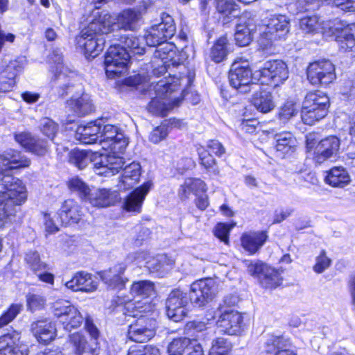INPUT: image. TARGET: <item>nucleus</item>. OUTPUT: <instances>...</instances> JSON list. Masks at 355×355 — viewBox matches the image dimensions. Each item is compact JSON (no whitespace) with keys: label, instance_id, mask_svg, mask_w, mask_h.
<instances>
[{"label":"nucleus","instance_id":"1","mask_svg":"<svg viewBox=\"0 0 355 355\" xmlns=\"http://www.w3.org/2000/svg\"><path fill=\"white\" fill-rule=\"evenodd\" d=\"M99 144L105 150H110L112 153L101 155L94 163V172L99 175H113L121 169L124 164V159L119 154L122 153L128 141L124 135L119 131V128L113 125H103L99 135Z\"/></svg>","mask_w":355,"mask_h":355},{"label":"nucleus","instance_id":"2","mask_svg":"<svg viewBox=\"0 0 355 355\" xmlns=\"http://www.w3.org/2000/svg\"><path fill=\"white\" fill-rule=\"evenodd\" d=\"M88 25L76 37V47L87 58H94L103 50L105 39L115 25L111 15L106 12H94Z\"/></svg>","mask_w":355,"mask_h":355},{"label":"nucleus","instance_id":"3","mask_svg":"<svg viewBox=\"0 0 355 355\" xmlns=\"http://www.w3.org/2000/svg\"><path fill=\"white\" fill-rule=\"evenodd\" d=\"M180 82L178 77L170 75L157 82L153 85L155 96L148 104V111L153 114L164 116L178 106L184 97V92H180Z\"/></svg>","mask_w":355,"mask_h":355},{"label":"nucleus","instance_id":"4","mask_svg":"<svg viewBox=\"0 0 355 355\" xmlns=\"http://www.w3.org/2000/svg\"><path fill=\"white\" fill-rule=\"evenodd\" d=\"M119 290V295L114 300L117 306H123L125 315L136 318L138 313L150 310V304L146 300L155 292L154 284L149 280H141L132 283L129 295H124Z\"/></svg>","mask_w":355,"mask_h":355},{"label":"nucleus","instance_id":"5","mask_svg":"<svg viewBox=\"0 0 355 355\" xmlns=\"http://www.w3.org/2000/svg\"><path fill=\"white\" fill-rule=\"evenodd\" d=\"M0 185L5 189L0 191V221L15 212V206L24 204L27 200V189L23 182L12 174L0 173Z\"/></svg>","mask_w":355,"mask_h":355},{"label":"nucleus","instance_id":"6","mask_svg":"<svg viewBox=\"0 0 355 355\" xmlns=\"http://www.w3.org/2000/svg\"><path fill=\"white\" fill-rule=\"evenodd\" d=\"M290 19L284 15H270L259 26L260 37L259 45L263 49H268L275 41L284 39L289 32Z\"/></svg>","mask_w":355,"mask_h":355},{"label":"nucleus","instance_id":"7","mask_svg":"<svg viewBox=\"0 0 355 355\" xmlns=\"http://www.w3.org/2000/svg\"><path fill=\"white\" fill-rule=\"evenodd\" d=\"M329 98L321 91L308 93L303 101L301 117L304 123L313 125L323 119L328 112Z\"/></svg>","mask_w":355,"mask_h":355},{"label":"nucleus","instance_id":"8","mask_svg":"<svg viewBox=\"0 0 355 355\" xmlns=\"http://www.w3.org/2000/svg\"><path fill=\"white\" fill-rule=\"evenodd\" d=\"M150 258V254L146 251H137L130 253L125 258L124 263H119L108 270L101 273L103 281L113 289L121 290L124 287L127 279H124L122 275L126 269V263H134L141 266H146V262Z\"/></svg>","mask_w":355,"mask_h":355},{"label":"nucleus","instance_id":"9","mask_svg":"<svg viewBox=\"0 0 355 355\" xmlns=\"http://www.w3.org/2000/svg\"><path fill=\"white\" fill-rule=\"evenodd\" d=\"M49 62L51 64V70L53 73L54 80L58 82V85L62 89L67 90V94L71 87H76L77 89L81 90V85L76 84L78 80H79L78 74L75 71L70 70L62 63L61 49H53L49 56Z\"/></svg>","mask_w":355,"mask_h":355},{"label":"nucleus","instance_id":"10","mask_svg":"<svg viewBox=\"0 0 355 355\" xmlns=\"http://www.w3.org/2000/svg\"><path fill=\"white\" fill-rule=\"evenodd\" d=\"M253 74L249 62L237 58L232 64L229 80L230 85L240 93H248L257 86L252 82Z\"/></svg>","mask_w":355,"mask_h":355},{"label":"nucleus","instance_id":"11","mask_svg":"<svg viewBox=\"0 0 355 355\" xmlns=\"http://www.w3.org/2000/svg\"><path fill=\"white\" fill-rule=\"evenodd\" d=\"M261 85L277 87L283 83L288 77V71L286 63L282 60L266 62L263 68L254 73Z\"/></svg>","mask_w":355,"mask_h":355},{"label":"nucleus","instance_id":"12","mask_svg":"<svg viewBox=\"0 0 355 355\" xmlns=\"http://www.w3.org/2000/svg\"><path fill=\"white\" fill-rule=\"evenodd\" d=\"M130 58L128 52L121 44L111 45L105 56V69L110 78H114L125 73Z\"/></svg>","mask_w":355,"mask_h":355},{"label":"nucleus","instance_id":"13","mask_svg":"<svg viewBox=\"0 0 355 355\" xmlns=\"http://www.w3.org/2000/svg\"><path fill=\"white\" fill-rule=\"evenodd\" d=\"M162 21L146 31L144 38L149 46H157L171 39L175 33L176 26L171 16L163 13Z\"/></svg>","mask_w":355,"mask_h":355},{"label":"nucleus","instance_id":"14","mask_svg":"<svg viewBox=\"0 0 355 355\" xmlns=\"http://www.w3.org/2000/svg\"><path fill=\"white\" fill-rule=\"evenodd\" d=\"M306 77L312 85L326 87L336 78L335 67L328 60L315 61L307 67Z\"/></svg>","mask_w":355,"mask_h":355},{"label":"nucleus","instance_id":"15","mask_svg":"<svg viewBox=\"0 0 355 355\" xmlns=\"http://www.w3.org/2000/svg\"><path fill=\"white\" fill-rule=\"evenodd\" d=\"M52 311L67 331L78 328L83 323V317L81 313L69 301L57 300L52 305Z\"/></svg>","mask_w":355,"mask_h":355},{"label":"nucleus","instance_id":"16","mask_svg":"<svg viewBox=\"0 0 355 355\" xmlns=\"http://www.w3.org/2000/svg\"><path fill=\"white\" fill-rule=\"evenodd\" d=\"M248 271L252 276L257 277L260 284L266 288H275L282 284L280 273L261 261L250 262Z\"/></svg>","mask_w":355,"mask_h":355},{"label":"nucleus","instance_id":"17","mask_svg":"<svg viewBox=\"0 0 355 355\" xmlns=\"http://www.w3.org/2000/svg\"><path fill=\"white\" fill-rule=\"evenodd\" d=\"M315 145L313 136H307L306 148L309 151L314 148V159L320 164L337 154L340 140L335 136H330L320 141L315 146Z\"/></svg>","mask_w":355,"mask_h":355},{"label":"nucleus","instance_id":"18","mask_svg":"<svg viewBox=\"0 0 355 355\" xmlns=\"http://www.w3.org/2000/svg\"><path fill=\"white\" fill-rule=\"evenodd\" d=\"M216 292L217 286L214 279H199L191 285L189 299L195 306H203L213 299Z\"/></svg>","mask_w":355,"mask_h":355},{"label":"nucleus","instance_id":"19","mask_svg":"<svg viewBox=\"0 0 355 355\" xmlns=\"http://www.w3.org/2000/svg\"><path fill=\"white\" fill-rule=\"evenodd\" d=\"M139 317L129 325L128 337L137 343L148 342L155 335L156 321L144 315Z\"/></svg>","mask_w":355,"mask_h":355},{"label":"nucleus","instance_id":"20","mask_svg":"<svg viewBox=\"0 0 355 355\" xmlns=\"http://www.w3.org/2000/svg\"><path fill=\"white\" fill-rule=\"evenodd\" d=\"M339 25V20L334 19L333 21H321L316 16H306L300 20V28L304 33L318 34L320 33L324 37L333 36L334 33L340 28L336 27Z\"/></svg>","mask_w":355,"mask_h":355},{"label":"nucleus","instance_id":"21","mask_svg":"<svg viewBox=\"0 0 355 355\" xmlns=\"http://www.w3.org/2000/svg\"><path fill=\"white\" fill-rule=\"evenodd\" d=\"M189 298L187 293L176 289L173 291L166 300V315L174 322L183 320L189 311Z\"/></svg>","mask_w":355,"mask_h":355},{"label":"nucleus","instance_id":"22","mask_svg":"<svg viewBox=\"0 0 355 355\" xmlns=\"http://www.w3.org/2000/svg\"><path fill=\"white\" fill-rule=\"evenodd\" d=\"M146 8V6L143 8L141 6L126 8L121 10L115 18L111 16L116 25L113 27V31L116 28L131 31L137 30L139 26V22L141 19L143 12Z\"/></svg>","mask_w":355,"mask_h":355},{"label":"nucleus","instance_id":"23","mask_svg":"<svg viewBox=\"0 0 355 355\" xmlns=\"http://www.w3.org/2000/svg\"><path fill=\"white\" fill-rule=\"evenodd\" d=\"M217 327L228 335H238L243 329V318L241 313L234 309H226L217 320Z\"/></svg>","mask_w":355,"mask_h":355},{"label":"nucleus","instance_id":"24","mask_svg":"<svg viewBox=\"0 0 355 355\" xmlns=\"http://www.w3.org/2000/svg\"><path fill=\"white\" fill-rule=\"evenodd\" d=\"M31 160L22 153L10 150L0 155V173L12 174L13 169L29 166Z\"/></svg>","mask_w":355,"mask_h":355},{"label":"nucleus","instance_id":"25","mask_svg":"<svg viewBox=\"0 0 355 355\" xmlns=\"http://www.w3.org/2000/svg\"><path fill=\"white\" fill-rule=\"evenodd\" d=\"M119 199L117 191L108 189H90L85 202L92 207L104 208L113 205Z\"/></svg>","mask_w":355,"mask_h":355},{"label":"nucleus","instance_id":"26","mask_svg":"<svg viewBox=\"0 0 355 355\" xmlns=\"http://www.w3.org/2000/svg\"><path fill=\"white\" fill-rule=\"evenodd\" d=\"M98 279L96 276L85 272H79L74 275L72 279L66 282L67 288L73 291L92 293L97 290Z\"/></svg>","mask_w":355,"mask_h":355},{"label":"nucleus","instance_id":"27","mask_svg":"<svg viewBox=\"0 0 355 355\" xmlns=\"http://www.w3.org/2000/svg\"><path fill=\"white\" fill-rule=\"evenodd\" d=\"M28 352L27 346L19 343L17 332L0 336V355H28Z\"/></svg>","mask_w":355,"mask_h":355},{"label":"nucleus","instance_id":"28","mask_svg":"<svg viewBox=\"0 0 355 355\" xmlns=\"http://www.w3.org/2000/svg\"><path fill=\"white\" fill-rule=\"evenodd\" d=\"M152 187L153 182L147 181L131 192L124 200L123 209L128 212L140 213L146 196Z\"/></svg>","mask_w":355,"mask_h":355},{"label":"nucleus","instance_id":"29","mask_svg":"<svg viewBox=\"0 0 355 355\" xmlns=\"http://www.w3.org/2000/svg\"><path fill=\"white\" fill-rule=\"evenodd\" d=\"M101 126L102 121H95L86 125H80L76 129L75 137L85 144L99 142Z\"/></svg>","mask_w":355,"mask_h":355},{"label":"nucleus","instance_id":"30","mask_svg":"<svg viewBox=\"0 0 355 355\" xmlns=\"http://www.w3.org/2000/svg\"><path fill=\"white\" fill-rule=\"evenodd\" d=\"M267 355H296L289 338L283 336H270L266 343Z\"/></svg>","mask_w":355,"mask_h":355},{"label":"nucleus","instance_id":"31","mask_svg":"<svg viewBox=\"0 0 355 355\" xmlns=\"http://www.w3.org/2000/svg\"><path fill=\"white\" fill-rule=\"evenodd\" d=\"M83 212L80 206L73 200H65L58 212L60 224L68 225L77 223L82 218Z\"/></svg>","mask_w":355,"mask_h":355},{"label":"nucleus","instance_id":"32","mask_svg":"<svg viewBox=\"0 0 355 355\" xmlns=\"http://www.w3.org/2000/svg\"><path fill=\"white\" fill-rule=\"evenodd\" d=\"M67 109L75 116H83L90 114L94 110V105L89 96L83 94L80 96H73L68 100Z\"/></svg>","mask_w":355,"mask_h":355},{"label":"nucleus","instance_id":"33","mask_svg":"<svg viewBox=\"0 0 355 355\" xmlns=\"http://www.w3.org/2000/svg\"><path fill=\"white\" fill-rule=\"evenodd\" d=\"M336 26L340 28L333 35H336V41L340 49L343 51L352 49L355 46V23L345 26L339 20V26L338 24Z\"/></svg>","mask_w":355,"mask_h":355},{"label":"nucleus","instance_id":"34","mask_svg":"<svg viewBox=\"0 0 355 355\" xmlns=\"http://www.w3.org/2000/svg\"><path fill=\"white\" fill-rule=\"evenodd\" d=\"M207 190V184L204 181L199 178H188L180 186L178 195L181 200H186L191 194L198 196L200 193H206Z\"/></svg>","mask_w":355,"mask_h":355},{"label":"nucleus","instance_id":"35","mask_svg":"<svg viewBox=\"0 0 355 355\" xmlns=\"http://www.w3.org/2000/svg\"><path fill=\"white\" fill-rule=\"evenodd\" d=\"M31 329L40 343H47L53 340L56 336L55 323L47 320L33 322Z\"/></svg>","mask_w":355,"mask_h":355},{"label":"nucleus","instance_id":"36","mask_svg":"<svg viewBox=\"0 0 355 355\" xmlns=\"http://www.w3.org/2000/svg\"><path fill=\"white\" fill-rule=\"evenodd\" d=\"M267 239L266 232L263 231L245 233L241 239V245L250 254H254L263 245Z\"/></svg>","mask_w":355,"mask_h":355},{"label":"nucleus","instance_id":"37","mask_svg":"<svg viewBox=\"0 0 355 355\" xmlns=\"http://www.w3.org/2000/svg\"><path fill=\"white\" fill-rule=\"evenodd\" d=\"M141 166L139 163L132 162L125 166L122 176L119 182L120 189L127 190L133 187L139 180Z\"/></svg>","mask_w":355,"mask_h":355},{"label":"nucleus","instance_id":"38","mask_svg":"<svg viewBox=\"0 0 355 355\" xmlns=\"http://www.w3.org/2000/svg\"><path fill=\"white\" fill-rule=\"evenodd\" d=\"M275 148L279 156H285L295 150L297 140L290 132H282L275 135Z\"/></svg>","mask_w":355,"mask_h":355},{"label":"nucleus","instance_id":"39","mask_svg":"<svg viewBox=\"0 0 355 355\" xmlns=\"http://www.w3.org/2000/svg\"><path fill=\"white\" fill-rule=\"evenodd\" d=\"M351 179L348 172L343 167H334L329 170L325 178V182L334 187L343 188L350 182Z\"/></svg>","mask_w":355,"mask_h":355},{"label":"nucleus","instance_id":"40","mask_svg":"<svg viewBox=\"0 0 355 355\" xmlns=\"http://www.w3.org/2000/svg\"><path fill=\"white\" fill-rule=\"evenodd\" d=\"M240 20L241 23L236 26L234 34L235 41L237 45L245 46L250 43L256 28L251 23L252 20H249L248 23L245 24H241V19Z\"/></svg>","mask_w":355,"mask_h":355},{"label":"nucleus","instance_id":"41","mask_svg":"<svg viewBox=\"0 0 355 355\" xmlns=\"http://www.w3.org/2000/svg\"><path fill=\"white\" fill-rule=\"evenodd\" d=\"M252 101L256 109L262 113L269 112L275 107L271 93L265 90L257 92Z\"/></svg>","mask_w":355,"mask_h":355},{"label":"nucleus","instance_id":"42","mask_svg":"<svg viewBox=\"0 0 355 355\" xmlns=\"http://www.w3.org/2000/svg\"><path fill=\"white\" fill-rule=\"evenodd\" d=\"M173 261L169 259L166 254H158L156 257H151L146 262V267L151 272H164L170 270L173 265Z\"/></svg>","mask_w":355,"mask_h":355},{"label":"nucleus","instance_id":"43","mask_svg":"<svg viewBox=\"0 0 355 355\" xmlns=\"http://www.w3.org/2000/svg\"><path fill=\"white\" fill-rule=\"evenodd\" d=\"M230 53L229 44L227 37H221L214 44L210 50L209 57L216 63L223 62Z\"/></svg>","mask_w":355,"mask_h":355},{"label":"nucleus","instance_id":"44","mask_svg":"<svg viewBox=\"0 0 355 355\" xmlns=\"http://www.w3.org/2000/svg\"><path fill=\"white\" fill-rule=\"evenodd\" d=\"M20 68L17 66V62H11L6 67L3 73H8V76L2 75L0 78V92H7L10 91L15 84V78Z\"/></svg>","mask_w":355,"mask_h":355},{"label":"nucleus","instance_id":"45","mask_svg":"<svg viewBox=\"0 0 355 355\" xmlns=\"http://www.w3.org/2000/svg\"><path fill=\"white\" fill-rule=\"evenodd\" d=\"M121 46L128 52L134 55H142L145 52V48L140 40L132 34L124 35L120 37Z\"/></svg>","mask_w":355,"mask_h":355},{"label":"nucleus","instance_id":"46","mask_svg":"<svg viewBox=\"0 0 355 355\" xmlns=\"http://www.w3.org/2000/svg\"><path fill=\"white\" fill-rule=\"evenodd\" d=\"M195 342L188 338H179L173 339L168 346L169 355H184Z\"/></svg>","mask_w":355,"mask_h":355},{"label":"nucleus","instance_id":"47","mask_svg":"<svg viewBox=\"0 0 355 355\" xmlns=\"http://www.w3.org/2000/svg\"><path fill=\"white\" fill-rule=\"evenodd\" d=\"M197 152L201 165L214 175H218L219 169L216 166V159L208 152V150L204 146H200L197 148Z\"/></svg>","mask_w":355,"mask_h":355},{"label":"nucleus","instance_id":"48","mask_svg":"<svg viewBox=\"0 0 355 355\" xmlns=\"http://www.w3.org/2000/svg\"><path fill=\"white\" fill-rule=\"evenodd\" d=\"M232 349L231 342L225 338H216L211 342L208 355H230Z\"/></svg>","mask_w":355,"mask_h":355},{"label":"nucleus","instance_id":"49","mask_svg":"<svg viewBox=\"0 0 355 355\" xmlns=\"http://www.w3.org/2000/svg\"><path fill=\"white\" fill-rule=\"evenodd\" d=\"M92 153L87 150H73L70 153L69 161L79 169H83L92 162Z\"/></svg>","mask_w":355,"mask_h":355},{"label":"nucleus","instance_id":"50","mask_svg":"<svg viewBox=\"0 0 355 355\" xmlns=\"http://www.w3.org/2000/svg\"><path fill=\"white\" fill-rule=\"evenodd\" d=\"M25 261L28 267L35 274L42 270H48V266L40 259V254L36 251H30L26 254Z\"/></svg>","mask_w":355,"mask_h":355},{"label":"nucleus","instance_id":"51","mask_svg":"<svg viewBox=\"0 0 355 355\" xmlns=\"http://www.w3.org/2000/svg\"><path fill=\"white\" fill-rule=\"evenodd\" d=\"M298 113V106L293 101L286 102L279 110L278 119L283 123H286Z\"/></svg>","mask_w":355,"mask_h":355},{"label":"nucleus","instance_id":"52","mask_svg":"<svg viewBox=\"0 0 355 355\" xmlns=\"http://www.w3.org/2000/svg\"><path fill=\"white\" fill-rule=\"evenodd\" d=\"M157 46L158 48L154 53L155 58L160 59L162 62L166 64L167 61L171 60L175 54V46L165 42Z\"/></svg>","mask_w":355,"mask_h":355},{"label":"nucleus","instance_id":"53","mask_svg":"<svg viewBox=\"0 0 355 355\" xmlns=\"http://www.w3.org/2000/svg\"><path fill=\"white\" fill-rule=\"evenodd\" d=\"M67 185L71 191L77 192L84 200H85L90 190V188L78 177L70 179L68 181Z\"/></svg>","mask_w":355,"mask_h":355},{"label":"nucleus","instance_id":"54","mask_svg":"<svg viewBox=\"0 0 355 355\" xmlns=\"http://www.w3.org/2000/svg\"><path fill=\"white\" fill-rule=\"evenodd\" d=\"M40 128L45 136L53 141L58 129V125L55 122L49 118H43L40 120Z\"/></svg>","mask_w":355,"mask_h":355},{"label":"nucleus","instance_id":"55","mask_svg":"<svg viewBox=\"0 0 355 355\" xmlns=\"http://www.w3.org/2000/svg\"><path fill=\"white\" fill-rule=\"evenodd\" d=\"M128 355H160V352L153 345H135L130 347Z\"/></svg>","mask_w":355,"mask_h":355},{"label":"nucleus","instance_id":"56","mask_svg":"<svg viewBox=\"0 0 355 355\" xmlns=\"http://www.w3.org/2000/svg\"><path fill=\"white\" fill-rule=\"evenodd\" d=\"M48 150V141L45 139L34 137L28 151L35 155L43 156L47 153Z\"/></svg>","mask_w":355,"mask_h":355},{"label":"nucleus","instance_id":"57","mask_svg":"<svg viewBox=\"0 0 355 355\" xmlns=\"http://www.w3.org/2000/svg\"><path fill=\"white\" fill-rule=\"evenodd\" d=\"M22 308L21 304H12L6 312L0 317V327L7 325L19 313Z\"/></svg>","mask_w":355,"mask_h":355},{"label":"nucleus","instance_id":"58","mask_svg":"<svg viewBox=\"0 0 355 355\" xmlns=\"http://www.w3.org/2000/svg\"><path fill=\"white\" fill-rule=\"evenodd\" d=\"M331 260L327 256L326 252L322 250L320 254L315 258V263L313 270L316 273H322L331 265Z\"/></svg>","mask_w":355,"mask_h":355},{"label":"nucleus","instance_id":"59","mask_svg":"<svg viewBox=\"0 0 355 355\" xmlns=\"http://www.w3.org/2000/svg\"><path fill=\"white\" fill-rule=\"evenodd\" d=\"M27 306L31 311L42 309L45 304V299L39 295L29 294L26 296Z\"/></svg>","mask_w":355,"mask_h":355},{"label":"nucleus","instance_id":"60","mask_svg":"<svg viewBox=\"0 0 355 355\" xmlns=\"http://www.w3.org/2000/svg\"><path fill=\"white\" fill-rule=\"evenodd\" d=\"M168 130L167 125L162 124L150 132L149 140L154 144H157L164 139L168 135Z\"/></svg>","mask_w":355,"mask_h":355},{"label":"nucleus","instance_id":"61","mask_svg":"<svg viewBox=\"0 0 355 355\" xmlns=\"http://www.w3.org/2000/svg\"><path fill=\"white\" fill-rule=\"evenodd\" d=\"M230 227L227 224L218 223L215 227L214 235L218 238L221 241L227 244L229 241V232Z\"/></svg>","mask_w":355,"mask_h":355},{"label":"nucleus","instance_id":"62","mask_svg":"<svg viewBox=\"0 0 355 355\" xmlns=\"http://www.w3.org/2000/svg\"><path fill=\"white\" fill-rule=\"evenodd\" d=\"M55 216L56 217L55 220L49 214H45L44 216L45 228L49 233H55L58 231V225L60 223L58 213Z\"/></svg>","mask_w":355,"mask_h":355},{"label":"nucleus","instance_id":"63","mask_svg":"<svg viewBox=\"0 0 355 355\" xmlns=\"http://www.w3.org/2000/svg\"><path fill=\"white\" fill-rule=\"evenodd\" d=\"M15 141L27 150H29L34 137L31 133L22 132L15 135Z\"/></svg>","mask_w":355,"mask_h":355},{"label":"nucleus","instance_id":"64","mask_svg":"<svg viewBox=\"0 0 355 355\" xmlns=\"http://www.w3.org/2000/svg\"><path fill=\"white\" fill-rule=\"evenodd\" d=\"M85 328L91 337L90 342H97L100 332L90 318H86Z\"/></svg>","mask_w":355,"mask_h":355}]
</instances>
